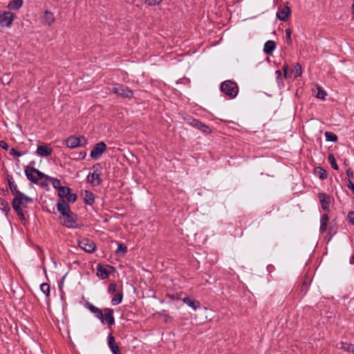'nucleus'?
Segmentation results:
<instances>
[{
    "mask_svg": "<svg viewBox=\"0 0 354 354\" xmlns=\"http://www.w3.org/2000/svg\"><path fill=\"white\" fill-rule=\"evenodd\" d=\"M93 172L87 176V181L93 186H99L102 180L101 178L102 167L100 163H97L92 167Z\"/></svg>",
    "mask_w": 354,
    "mask_h": 354,
    "instance_id": "f257e3e1",
    "label": "nucleus"
},
{
    "mask_svg": "<svg viewBox=\"0 0 354 354\" xmlns=\"http://www.w3.org/2000/svg\"><path fill=\"white\" fill-rule=\"evenodd\" d=\"M221 90L230 98H234L238 94L239 87L234 82L226 80L221 84Z\"/></svg>",
    "mask_w": 354,
    "mask_h": 354,
    "instance_id": "f03ea898",
    "label": "nucleus"
},
{
    "mask_svg": "<svg viewBox=\"0 0 354 354\" xmlns=\"http://www.w3.org/2000/svg\"><path fill=\"white\" fill-rule=\"evenodd\" d=\"M62 223L68 228H81L82 227V224L78 221L77 214L73 212H70L68 214L63 216Z\"/></svg>",
    "mask_w": 354,
    "mask_h": 354,
    "instance_id": "7ed1b4c3",
    "label": "nucleus"
},
{
    "mask_svg": "<svg viewBox=\"0 0 354 354\" xmlns=\"http://www.w3.org/2000/svg\"><path fill=\"white\" fill-rule=\"evenodd\" d=\"M25 174L27 178L33 183H38L39 180L46 179L47 176L36 168L28 167L25 169Z\"/></svg>",
    "mask_w": 354,
    "mask_h": 354,
    "instance_id": "20e7f679",
    "label": "nucleus"
},
{
    "mask_svg": "<svg viewBox=\"0 0 354 354\" xmlns=\"http://www.w3.org/2000/svg\"><path fill=\"white\" fill-rule=\"evenodd\" d=\"M113 93L118 96L122 97H131L133 96V91L128 87L122 85L116 84L113 86Z\"/></svg>",
    "mask_w": 354,
    "mask_h": 354,
    "instance_id": "39448f33",
    "label": "nucleus"
},
{
    "mask_svg": "<svg viewBox=\"0 0 354 354\" xmlns=\"http://www.w3.org/2000/svg\"><path fill=\"white\" fill-rule=\"evenodd\" d=\"M106 145L104 142H100L93 146L91 151L90 156L94 160H98L102 153L105 151Z\"/></svg>",
    "mask_w": 354,
    "mask_h": 354,
    "instance_id": "423d86ee",
    "label": "nucleus"
},
{
    "mask_svg": "<svg viewBox=\"0 0 354 354\" xmlns=\"http://www.w3.org/2000/svg\"><path fill=\"white\" fill-rule=\"evenodd\" d=\"M114 268L109 265H101L98 264L97 266V276L101 279H106L109 277L111 271L113 270Z\"/></svg>",
    "mask_w": 354,
    "mask_h": 354,
    "instance_id": "0eeeda50",
    "label": "nucleus"
},
{
    "mask_svg": "<svg viewBox=\"0 0 354 354\" xmlns=\"http://www.w3.org/2000/svg\"><path fill=\"white\" fill-rule=\"evenodd\" d=\"M79 247L88 253H93L95 249V243L91 239H83L78 242Z\"/></svg>",
    "mask_w": 354,
    "mask_h": 354,
    "instance_id": "6e6552de",
    "label": "nucleus"
},
{
    "mask_svg": "<svg viewBox=\"0 0 354 354\" xmlns=\"http://www.w3.org/2000/svg\"><path fill=\"white\" fill-rule=\"evenodd\" d=\"M15 15L11 12H4L0 15V26L1 27H10L14 20Z\"/></svg>",
    "mask_w": 354,
    "mask_h": 354,
    "instance_id": "1a4fd4ad",
    "label": "nucleus"
},
{
    "mask_svg": "<svg viewBox=\"0 0 354 354\" xmlns=\"http://www.w3.org/2000/svg\"><path fill=\"white\" fill-rule=\"evenodd\" d=\"M317 197L319 198L322 208L324 211L329 212V207L332 201V198L322 192L318 193Z\"/></svg>",
    "mask_w": 354,
    "mask_h": 354,
    "instance_id": "9d476101",
    "label": "nucleus"
},
{
    "mask_svg": "<svg viewBox=\"0 0 354 354\" xmlns=\"http://www.w3.org/2000/svg\"><path fill=\"white\" fill-rule=\"evenodd\" d=\"M8 183L10 187V189L13 195H15V197H23L25 198V200H28V198L25 197V194L22 192H21L17 187V184L15 183L12 176H8Z\"/></svg>",
    "mask_w": 354,
    "mask_h": 354,
    "instance_id": "9b49d317",
    "label": "nucleus"
},
{
    "mask_svg": "<svg viewBox=\"0 0 354 354\" xmlns=\"http://www.w3.org/2000/svg\"><path fill=\"white\" fill-rule=\"evenodd\" d=\"M291 14V10L288 6H284L279 8L277 13V18L283 21H286Z\"/></svg>",
    "mask_w": 354,
    "mask_h": 354,
    "instance_id": "f8f14e48",
    "label": "nucleus"
},
{
    "mask_svg": "<svg viewBox=\"0 0 354 354\" xmlns=\"http://www.w3.org/2000/svg\"><path fill=\"white\" fill-rule=\"evenodd\" d=\"M104 323L107 324L109 326L115 324V318L113 316V310L106 308L104 309Z\"/></svg>",
    "mask_w": 354,
    "mask_h": 354,
    "instance_id": "ddd939ff",
    "label": "nucleus"
},
{
    "mask_svg": "<svg viewBox=\"0 0 354 354\" xmlns=\"http://www.w3.org/2000/svg\"><path fill=\"white\" fill-rule=\"evenodd\" d=\"M57 210L63 216L68 214L71 211L68 203L64 199H59L57 203Z\"/></svg>",
    "mask_w": 354,
    "mask_h": 354,
    "instance_id": "4468645a",
    "label": "nucleus"
},
{
    "mask_svg": "<svg viewBox=\"0 0 354 354\" xmlns=\"http://www.w3.org/2000/svg\"><path fill=\"white\" fill-rule=\"evenodd\" d=\"M66 146L70 149H74L82 145V140L74 135L71 136L66 140Z\"/></svg>",
    "mask_w": 354,
    "mask_h": 354,
    "instance_id": "2eb2a0df",
    "label": "nucleus"
},
{
    "mask_svg": "<svg viewBox=\"0 0 354 354\" xmlns=\"http://www.w3.org/2000/svg\"><path fill=\"white\" fill-rule=\"evenodd\" d=\"M53 149L47 144L41 145L37 147V153L39 156L47 157L52 154Z\"/></svg>",
    "mask_w": 354,
    "mask_h": 354,
    "instance_id": "dca6fc26",
    "label": "nucleus"
},
{
    "mask_svg": "<svg viewBox=\"0 0 354 354\" xmlns=\"http://www.w3.org/2000/svg\"><path fill=\"white\" fill-rule=\"evenodd\" d=\"M86 306L88 309L104 324V310H102L90 303H87Z\"/></svg>",
    "mask_w": 354,
    "mask_h": 354,
    "instance_id": "f3484780",
    "label": "nucleus"
},
{
    "mask_svg": "<svg viewBox=\"0 0 354 354\" xmlns=\"http://www.w3.org/2000/svg\"><path fill=\"white\" fill-rule=\"evenodd\" d=\"M183 301L184 304H186L194 310H196L197 309L200 308L201 306L199 301L190 297H186L183 298Z\"/></svg>",
    "mask_w": 354,
    "mask_h": 354,
    "instance_id": "a211bd4d",
    "label": "nucleus"
},
{
    "mask_svg": "<svg viewBox=\"0 0 354 354\" xmlns=\"http://www.w3.org/2000/svg\"><path fill=\"white\" fill-rule=\"evenodd\" d=\"M108 345L113 354H121V351L115 343V337L112 334H109L108 336Z\"/></svg>",
    "mask_w": 354,
    "mask_h": 354,
    "instance_id": "6ab92c4d",
    "label": "nucleus"
},
{
    "mask_svg": "<svg viewBox=\"0 0 354 354\" xmlns=\"http://www.w3.org/2000/svg\"><path fill=\"white\" fill-rule=\"evenodd\" d=\"M20 204V202L18 201H12V206L15 212L17 213V216H19V219L22 222H26V219L25 217L24 212L23 211L22 207H19V205Z\"/></svg>",
    "mask_w": 354,
    "mask_h": 354,
    "instance_id": "aec40b11",
    "label": "nucleus"
},
{
    "mask_svg": "<svg viewBox=\"0 0 354 354\" xmlns=\"http://www.w3.org/2000/svg\"><path fill=\"white\" fill-rule=\"evenodd\" d=\"M189 124L195 127L198 131H201L204 133H207V131L211 133L212 131L207 126L195 119H192V121L189 122Z\"/></svg>",
    "mask_w": 354,
    "mask_h": 354,
    "instance_id": "412c9836",
    "label": "nucleus"
},
{
    "mask_svg": "<svg viewBox=\"0 0 354 354\" xmlns=\"http://www.w3.org/2000/svg\"><path fill=\"white\" fill-rule=\"evenodd\" d=\"M42 20L44 24L50 26L55 22V19L52 12L46 10L44 12Z\"/></svg>",
    "mask_w": 354,
    "mask_h": 354,
    "instance_id": "4be33fe9",
    "label": "nucleus"
},
{
    "mask_svg": "<svg viewBox=\"0 0 354 354\" xmlns=\"http://www.w3.org/2000/svg\"><path fill=\"white\" fill-rule=\"evenodd\" d=\"M83 196H84V201L86 204L91 205L95 202V195L91 192L85 190Z\"/></svg>",
    "mask_w": 354,
    "mask_h": 354,
    "instance_id": "5701e85b",
    "label": "nucleus"
},
{
    "mask_svg": "<svg viewBox=\"0 0 354 354\" xmlns=\"http://www.w3.org/2000/svg\"><path fill=\"white\" fill-rule=\"evenodd\" d=\"M25 197L28 198V200H25V198L23 197H14L12 201H18L20 202V204L19 205V207H27L28 203H32L33 202V199L25 194Z\"/></svg>",
    "mask_w": 354,
    "mask_h": 354,
    "instance_id": "b1692460",
    "label": "nucleus"
},
{
    "mask_svg": "<svg viewBox=\"0 0 354 354\" xmlns=\"http://www.w3.org/2000/svg\"><path fill=\"white\" fill-rule=\"evenodd\" d=\"M336 347L338 349H343L348 353H352L354 354V344H347L343 342H341L337 344Z\"/></svg>",
    "mask_w": 354,
    "mask_h": 354,
    "instance_id": "393cba45",
    "label": "nucleus"
},
{
    "mask_svg": "<svg viewBox=\"0 0 354 354\" xmlns=\"http://www.w3.org/2000/svg\"><path fill=\"white\" fill-rule=\"evenodd\" d=\"M275 48H276L275 42L272 40H269L265 43L264 46H263V51L266 54L270 55L273 52V50L275 49Z\"/></svg>",
    "mask_w": 354,
    "mask_h": 354,
    "instance_id": "a878e982",
    "label": "nucleus"
},
{
    "mask_svg": "<svg viewBox=\"0 0 354 354\" xmlns=\"http://www.w3.org/2000/svg\"><path fill=\"white\" fill-rule=\"evenodd\" d=\"M314 174L321 180H324L328 176L326 170L321 167H316L314 169Z\"/></svg>",
    "mask_w": 354,
    "mask_h": 354,
    "instance_id": "bb28decb",
    "label": "nucleus"
},
{
    "mask_svg": "<svg viewBox=\"0 0 354 354\" xmlns=\"http://www.w3.org/2000/svg\"><path fill=\"white\" fill-rule=\"evenodd\" d=\"M0 209L8 215L10 211V207L7 201L0 197Z\"/></svg>",
    "mask_w": 354,
    "mask_h": 354,
    "instance_id": "cd10ccee",
    "label": "nucleus"
},
{
    "mask_svg": "<svg viewBox=\"0 0 354 354\" xmlns=\"http://www.w3.org/2000/svg\"><path fill=\"white\" fill-rule=\"evenodd\" d=\"M23 0H12L9 2L8 7L11 10H18L23 5Z\"/></svg>",
    "mask_w": 354,
    "mask_h": 354,
    "instance_id": "c85d7f7f",
    "label": "nucleus"
},
{
    "mask_svg": "<svg viewBox=\"0 0 354 354\" xmlns=\"http://www.w3.org/2000/svg\"><path fill=\"white\" fill-rule=\"evenodd\" d=\"M71 192V189L68 187L66 186H62L58 189V196L61 199H63L64 198L66 197L68 195H69Z\"/></svg>",
    "mask_w": 354,
    "mask_h": 354,
    "instance_id": "c756f323",
    "label": "nucleus"
},
{
    "mask_svg": "<svg viewBox=\"0 0 354 354\" xmlns=\"http://www.w3.org/2000/svg\"><path fill=\"white\" fill-rule=\"evenodd\" d=\"M46 180H49L52 183L53 187L57 190L62 187L61 182L57 178H53L47 175Z\"/></svg>",
    "mask_w": 354,
    "mask_h": 354,
    "instance_id": "7c9ffc66",
    "label": "nucleus"
},
{
    "mask_svg": "<svg viewBox=\"0 0 354 354\" xmlns=\"http://www.w3.org/2000/svg\"><path fill=\"white\" fill-rule=\"evenodd\" d=\"M292 73L294 75V77L297 78L299 77L302 73L301 66L299 63L294 64V68L292 71Z\"/></svg>",
    "mask_w": 354,
    "mask_h": 354,
    "instance_id": "2f4dec72",
    "label": "nucleus"
},
{
    "mask_svg": "<svg viewBox=\"0 0 354 354\" xmlns=\"http://www.w3.org/2000/svg\"><path fill=\"white\" fill-rule=\"evenodd\" d=\"M123 295L122 292L116 294L111 299V304L113 306L120 304L122 301Z\"/></svg>",
    "mask_w": 354,
    "mask_h": 354,
    "instance_id": "473e14b6",
    "label": "nucleus"
},
{
    "mask_svg": "<svg viewBox=\"0 0 354 354\" xmlns=\"http://www.w3.org/2000/svg\"><path fill=\"white\" fill-rule=\"evenodd\" d=\"M40 289L41 292L46 296L48 297L50 295V285L47 283H43L40 285Z\"/></svg>",
    "mask_w": 354,
    "mask_h": 354,
    "instance_id": "72a5a7b5",
    "label": "nucleus"
},
{
    "mask_svg": "<svg viewBox=\"0 0 354 354\" xmlns=\"http://www.w3.org/2000/svg\"><path fill=\"white\" fill-rule=\"evenodd\" d=\"M317 93L316 95V97L321 100H324L327 93L326 92L322 89L319 86H317Z\"/></svg>",
    "mask_w": 354,
    "mask_h": 354,
    "instance_id": "f704fd0d",
    "label": "nucleus"
},
{
    "mask_svg": "<svg viewBox=\"0 0 354 354\" xmlns=\"http://www.w3.org/2000/svg\"><path fill=\"white\" fill-rule=\"evenodd\" d=\"M328 161L330 163L331 167H333V169H334L335 170H337L338 169V165H337V164L336 162L335 156L333 154H330L328 156Z\"/></svg>",
    "mask_w": 354,
    "mask_h": 354,
    "instance_id": "c9c22d12",
    "label": "nucleus"
},
{
    "mask_svg": "<svg viewBox=\"0 0 354 354\" xmlns=\"http://www.w3.org/2000/svg\"><path fill=\"white\" fill-rule=\"evenodd\" d=\"M127 252V247L122 243H118V249L115 251L116 254H124Z\"/></svg>",
    "mask_w": 354,
    "mask_h": 354,
    "instance_id": "e433bc0d",
    "label": "nucleus"
},
{
    "mask_svg": "<svg viewBox=\"0 0 354 354\" xmlns=\"http://www.w3.org/2000/svg\"><path fill=\"white\" fill-rule=\"evenodd\" d=\"M144 3L148 4L149 6H156L159 5L162 0H142Z\"/></svg>",
    "mask_w": 354,
    "mask_h": 354,
    "instance_id": "4c0bfd02",
    "label": "nucleus"
},
{
    "mask_svg": "<svg viewBox=\"0 0 354 354\" xmlns=\"http://www.w3.org/2000/svg\"><path fill=\"white\" fill-rule=\"evenodd\" d=\"M327 141L336 142L337 140V136L336 134H325Z\"/></svg>",
    "mask_w": 354,
    "mask_h": 354,
    "instance_id": "58836bf2",
    "label": "nucleus"
},
{
    "mask_svg": "<svg viewBox=\"0 0 354 354\" xmlns=\"http://www.w3.org/2000/svg\"><path fill=\"white\" fill-rule=\"evenodd\" d=\"M116 291V285L113 283H111L108 286V292L110 294H113Z\"/></svg>",
    "mask_w": 354,
    "mask_h": 354,
    "instance_id": "ea45409f",
    "label": "nucleus"
},
{
    "mask_svg": "<svg viewBox=\"0 0 354 354\" xmlns=\"http://www.w3.org/2000/svg\"><path fill=\"white\" fill-rule=\"evenodd\" d=\"M286 39L288 40V43L289 44H292L291 30L290 28H288L286 30Z\"/></svg>",
    "mask_w": 354,
    "mask_h": 354,
    "instance_id": "a19ab883",
    "label": "nucleus"
},
{
    "mask_svg": "<svg viewBox=\"0 0 354 354\" xmlns=\"http://www.w3.org/2000/svg\"><path fill=\"white\" fill-rule=\"evenodd\" d=\"M10 154L12 156H17V157H20L23 155V153L18 151L15 149L12 148L10 151Z\"/></svg>",
    "mask_w": 354,
    "mask_h": 354,
    "instance_id": "79ce46f5",
    "label": "nucleus"
},
{
    "mask_svg": "<svg viewBox=\"0 0 354 354\" xmlns=\"http://www.w3.org/2000/svg\"><path fill=\"white\" fill-rule=\"evenodd\" d=\"M67 200L68 202H75L77 199V196L75 194H69L67 196Z\"/></svg>",
    "mask_w": 354,
    "mask_h": 354,
    "instance_id": "37998d69",
    "label": "nucleus"
},
{
    "mask_svg": "<svg viewBox=\"0 0 354 354\" xmlns=\"http://www.w3.org/2000/svg\"><path fill=\"white\" fill-rule=\"evenodd\" d=\"M327 225H328V223L320 222V228H319L320 232L324 233L327 229Z\"/></svg>",
    "mask_w": 354,
    "mask_h": 354,
    "instance_id": "c03bdc74",
    "label": "nucleus"
},
{
    "mask_svg": "<svg viewBox=\"0 0 354 354\" xmlns=\"http://www.w3.org/2000/svg\"><path fill=\"white\" fill-rule=\"evenodd\" d=\"M348 218L350 223H351L353 225H354V211L350 212L348 213Z\"/></svg>",
    "mask_w": 354,
    "mask_h": 354,
    "instance_id": "a18cd8bd",
    "label": "nucleus"
},
{
    "mask_svg": "<svg viewBox=\"0 0 354 354\" xmlns=\"http://www.w3.org/2000/svg\"><path fill=\"white\" fill-rule=\"evenodd\" d=\"M0 147H1L2 149H5V150H8V148H9L8 145V144H7V142H6V141H4V140H1V141H0Z\"/></svg>",
    "mask_w": 354,
    "mask_h": 354,
    "instance_id": "49530a36",
    "label": "nucleus"
},
{
    "mask_svg": "<svg viewBox=\"0 0 354 354\" xmlns=\"http://www.w3.org/2000/svg\"><path fill=\"white\" fill-rule=\"evenodd\" d=\"M328 221H329V216H328V214H324L322 216L320 222L328 223Z\"/></svg>",
    "mask_w": 354,
    "mask_h": 354,
    "instance_id": "de8ad7c7",
    "label": "nucleus"
},
{
    "mask_svg": "<svg viewBox=\"0 0 354 354\" xmlns=\"http://www.w3.org/2000/svg\"><path fill=\"white\" fill-rule=\"evenodd\" d=\"M276 74H277V81L279 83H282V74H281V72L280 71H276Z\"/></svg>",
    "mask_w": 354,
    "mask_h": 354,
    "instance_id": "09e8293b",
    "label": "nucleus"
},
{
    "mask_svg": "<svg viewBox=\"0 0 354 354\" xmlns=\"http://www.w3.org/2000/svg\"><path fill=\"white\" fill-rule=\"evenodd\" d=\"M44 180H42L39 183V185L42 187H46L48 186L49 180H46V179H44Z\"/></svg>",
    "mask_w": 354,
    "mask_h": 354,
    "instance_id": "8fccbe9b",
    "label": "nucleus"
},
{
    "mask_svg": "<svg viewBox=\"0 0 354 354\" xmlns=\"http://www.w3.org/2000/svg\"><path fill=\"white\" fill-rule=\"evenodd\" d=\"M347 186L349 189H351L354 194V184L351 181L350 179L348 180Z\"/></svg>",
    "mask_w": 354,
    "mask_h": 354,
    "instance_id": "3c124183",
    "label": "nucleus"
},
{
    "mask_svg": "<svg viewBox=\"0 0 354 354\" xmlns=\"http://www.w3.org/2000/svg\"><path fill=\"white\" fill-rule=\"evenodd\" d=\"M346 175L348 178H353V170L349 168L346 170Z\"/></svg>",
    "mask_w": 354,
    "mask_h": 354,
    "instance_id": "603ef678",
    "label": "nucleus"
},
{
    "mask_svg": "<svg viewBox=\"0 0 354 354\" xmlns=\"http://www.w3.org/2000/svg\"><path fill=\"white\" fill-rule=\"evenodd\" d=\"M288 66L287 64H286L283 66L284 77H287V75H288Z\"/></svg>",
    "mask_w": 354,
    "mask_h": 354,
    "instance_id": "864d4df0",
    "label": "nucleus"
},
{
    "mask_svg": "<svg viewBox=\"0 0 354 354\" xmlns=\"http://www.w3.org/2000/svg\"><path fill=\"white\" fill-rule=\"evenodd\" d=\"M350 263L354 264V254L352 255V257L350 259Z\"/></svg>",
    "mask_w": 354,
    "mask_h": 354,
    "instance_id": "5fc2aeb1",
    "label": "nucleus"
}]
</instances>
